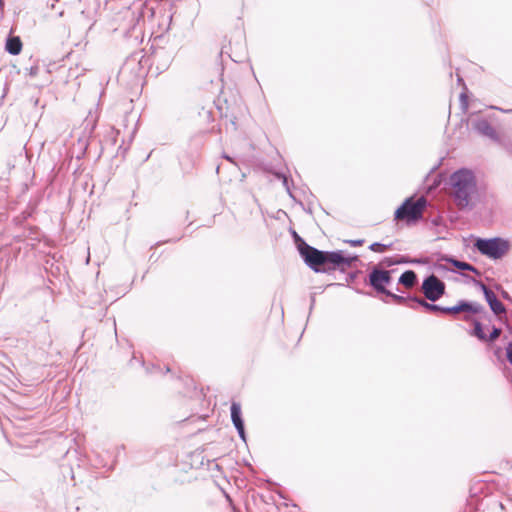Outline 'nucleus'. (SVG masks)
Returning <instances> with one entry per match:
<instances>
[{
	"label": "nucleus",
	"instance_id": "obj_1",
	"mask_svg": "<svg viewBox=\"0 0 512 512\" xmlns=\"http://www.w3.org/2000/svg\"><path fill=\"white\" fill-rule=\"evenodd\" d=\"M298 251L305 264L314 272H328L335 269L344 270L358 260V256H346L343 251H322L310 246L305 241L298 245Z\"/></svg>",
	"mask_w": 512,
	"mask_h": 512
},
{
	"label": "nucleus",
	"instance_id": "obj_2",
	"mask_svg": "<svg viewBox=\"0 0 512 512\" xmlns=\"http://www.w3.org/2000/svg\"><path fill=\"white\" fill-rule=\"evenodd\" d=\"M450 193L459 209L470 206L477 195V182L474 173L466 168L453 172L449 178Z\"/></svg>",
	"mask_w": 512,
	"mask_h": 512
},
{
	"label": "nucleus",
	"instance_id": "obj_3",
	"mask_svg": "<svg viewBox=\"0 0 512 512\" xmlns=\"http://www.w3.org/2000/svg\"><path fill=\"white\" fill-rule=\"evenodd\" d=\"M427 207V199L423 196L414 199L409 197L396 209L394 219L404 221L407 225L415 224L423 218Z\"/></svg>",
	"mask_w": 512,
	"mask_h": 512
},
{
	"label": "nucleus",
	"instance_id": "obj_4",
	"mask_svg": "<svg viewBox=\"0 0 512 512\" xmlns=\"http://www.w3.org/2000/svg\"><path fill=\"white\" fill-rule=\"evenodd\" d=\"M474 247L482 254L491 259L497 260L502 258L510 248L508 240L501 237L494 238H478L474 242Z\"/></svg>",
	"mask_w": 512,
	"mask_h": 512
},
{
	"label": "nucleus",
	"instance_id": "obj_5",
	"mask_svg": "<svg viewBox=\"0 0 512 512\" xmlns=\"http://www.w3.org/2000/svg\"><path fill=\"white\" fill-rule=\"evenodd\" d=\"M391 271L375 266L368 275V284L380 294H390L386 286L391 283Z\"/></svg>",
	"mask_w": 512,
	"mask_h": 512
},
{
	"label": "nucleus",
	"instance_id": "obj_6",
	"mask_svg": "<svg viewBox=\"0 0 512 512\" xmlns=\"http://www.w3.org/2000/svg\"><path fill=\"white\" fill-rule=\"evenodd\" d=\"M421 289L427 300L436 302L445 294L446 285L436 275L431 274L423 280Z\"/></svg>",
	"mask_w": 512,
	"mask_h": 512
},
{
	"label": "nucleus",
	"instance_id": "obj_7",
	"mask_svg": "<svg viewBox=\"0 0 512 512\" xmlns=\"http://www.w3.org/2000/svg\"><path fill=\"white\" fill-rule=\"evenodd\" d=\"M473 282L483 292L486 302L495 315H500L506 312L505 306L498 300L495 293L489 287H487L483 282L475 279Z\"/></svg>",
	"mask_w": 512,
	"mask_h": 512
},
{
	"label": "nucleus",
	"instance_id": "obj_8",
	"mask_svg": "<svg viewBox=\"0 0 512 512\" xmlns=\"http://www.w3.org/2000/svg\"><path fill=\"white\" fill-rule=\"evenodd\" d=\"M472 127L477 133L488 137L495 142L500 141L498 133L486 119L477 118L472 120Z\"/></svg>",
	"mask_w": 512,
	"mask_h": 512
},
{
	"label": "nucleus",
	"instance_id": "obj_9",
	"mask_svg": "<svg viewBox=\"0 0 512 512\" xmlns=\"http://www.w3.org/2000/svg\"><path fill=\"white\" fill-rule=\"evenodd\" d=\"M442 260L451 263L455 268L463 271H471L473 273L479 274V271L476 267L471 265L468 262L460 261L456 258H453L451 256H444L442 257Z\"/></svg>",
	"mask_w": 512,
	"mask_h": 512
},
{
	"label": "nucleus",
	"instance_id": "obj_10",
	"mask_svg": "<svg viewBox=\"0 0 512 512\" xmlns=\"http://www.w3.org/2000/svg\"><path fill=\"white\" fill-rule=\"evenodd\" d=\"M6 51L11 55H18L22 50V41L18 36H8L5 44Z\"/></svg>",
	"mask_w": 512,
	"mask_h": 512
},
{
	"label": "nucleus",
	"instance_id": "obj_11",
	"mask_svg": "<svg viewBox=\"0 0 512 512\" xmlns=\"http://www.w3.org/2000/svg\"><path fill=\"white\" fill-rule=\"evenodd\" d=\"M417 282V275L413 270L404 271L399 277L398 283L406 288H412Z\"/></svg>",
	"mask_w": 512,
	"mask_h": 512
},
{
	"label": "nucleus",
	"instance_id": "obj_12",
	"mask_svg": "<svg viewBox=\"0 0 512 512\" xmlns=\"http://www.w3.org/2000/svg\"><path fill=\"white\" fill-rule=\"evenodd\" d=\"M410 299H411V302L423 307L427 311L442 313L443 306L437 305L435 303H429V302L425 301L424 299L419 298L417 296H411Z\"/></svg>",
	"mask_w": 512,
	"mask_h": 512
},
{
	"label": "nucleus",
	"instance_id": "obj_13",
	"mask_svg": "<svg viewBox=\"0 0 512 512\" xmlns=\"http://www.w3.org/2000/svg\"><path fill=\"white\" fill-rule=\"evenodd\" d=\"M230 411H231V420H232L234 427L243 425L244 421H243L242 413H241V405L237 402H232Z\"/></svg>",
	"mask_w": 512,
	"mask_h": 512
},
{
	"label": "nucleus",
	"instance_id": "obj_14",
	"mask_svg": "<svg viewBox=\"0 0 512 512\" xmlns=\"http://www.w3.org/2000/svg\"><path fill=\"white\" fill-rule=\"evenodd\" d=\"M464 313L478 314L484 311V307L477 302L463 300Z\"/></svg>",
	"mask_w": 512,
	"mask_h": 512
},
{
	"label": "nucleus",
	"instance_id": "obj_15",
	"mask_svg": "<svg viewBox=\"0 0 512 512\" xmlns=\"http://www.w3.org/2000/svg\"><path fill=\"white\" fill-rule=\"evenodd\" d=\"M473 325H474V328H473V331L471 332V335L475 336L480 341L487 340V335L484 333L483 326H482L481 322L475 319V320H473Z\"/></svg>",
	"mask_w": 512,
	"mask_h": 512
},
{
	"label": "nucleus",
	"instance_id": "obj_16",
	"mask_svg": "<svg viewBox=\"0 0 512 512\" xmlns=\"http://www.w3.org/2000/svg\"><path fill=\"white\" fill-rule=\"evenodd\" d=\"M463 306H464L463 300H460L454 306L443 307L442 313H444V314H451V315H456V314L461 313V312L464 313V307Z\"/></svg>",
	"mask_w": 512,
	"mask_h": 512
},
{
	"label": "nucleus",
	"instance_id": "obj_17",
	"mask_svg": "<svg viewBox=\"0 0 512 512\" xmlns=\"http://www.w3.org/2000/svg\"><path fill=\"white\" fill-rule=\"evenodd\" d=\"M392 247V244H383L379 242H374L369 246V249L373 252L383 253L386 250L390 249Z\"/></svg>",
	"mask_w": 512,
	"mask_h": 512
},
{
	"label": "nucleus",
	"instance_id": "obj_18",
	"mask_svg": "<svg viewBox=\"0 0 512 512\" xmlns=\"http://www.w3.org/2000/svg\"><path fill=\"white\" fill-rule=\"evenodd\" d=\"M385 295L387 297L392 298L393 301L396 302L397 304H404L407 301H411V299H410L411 297H404V296L392 293L391 291H390V294H385Z\"/></svg>",
	"mask_w": 512,
	"mask_h": 512
},
{
	"label": "nucleus",
	"instance_id": "obj_19",
	"mask_svg": "<svg viewBox=\"0 0 512 512\" xmlns=\"http://www.w3.org/2000/svg\"><path fill=\"white\" fill-rule=\"evenodd\" d=\"M501 332H502V330L500 328L493 326L492 331L490 332L489 335H487L486 341L494 342L495 340H497L499 338V336L501 335Z\"/></svg>",
	"mask_w": 512,
	"mask_h": 512
},
{
	"label": "nucleus",
	"instance_id": "obj_20",
	"mask_svg": "<svg viewBox=\"0 0 512 512\" xmlns=\"http://www.w3.org/2000/svg\"><path fill=\"white\" fill-rule=\"evenodd\" d=\"M281 181H282V184L283 186L285 187L288 195L294 199V196H293V193L291 191V188H290V184H289V180H288V177L287 176H281Z\"/></svg>",
	"mask_w": 512,
	"mask_h": 512
},
{
	"label": "nucleus",
	"instance_id": "obj_21",
	"mask_svg": "<svg viewBox=\"0 0 512 512\" xmlns=\"http://www.w3.org/2000/svg\"><path fill=\"white\" fill-rule=\"evenodd\" d=\"M506 357L508 362L512 365V342L508 343L506 347Z\"/></svg>",
	"mask_w": 512,
	"mask_h": 512
},
{
	"label": "nucleus",
	"instance_id": "obj_22",
	"mask_svg": "<svg viewBox=\"0 0 512 512\" xmlns=\"http://www.w3.org/2000/svg\"><path fill=\"white\" fill-rule=\"evenodd\" d=\"M238 434H239V437L243 440V441H246V434H245V428H244V424L241 425V426H236L235 427Z\"/></svg>",
	"mask_w": 512,
	"mask_h": 512
},
{
	"label": "nucleus",
	"instance_id": "obj_23",
	"mask_svg": "<svg viewBox=\"0 0 512 512\" xmlns=\"http://www.w3.org/2000/svg\"><path fill=\"white\" fill-rule=\"evenodd\" d=\"M346 243L350 244L353 247H358L363 245L364 240L363 239H355V240H346Z\"/></svg>",
	"mask_w": 512,
	"mask_h": 512
},
{
	"label": "nucleus",
	"instance_id": "obj_24",
	"mask_svg": "<svg viewBox=\"0 0 512 512\" xmlns=\"http://www.w3.org/2000/svg\"><path fill=\"white\" fill-rule=\"evenodd\" d=\"M26 71L31 77H34L38 74L39 67L37 65L31 66L30 68H27Z\"/></svg>",
	"mask_w": 512,
	"mask_h": 512
},
{
	"label": "nucleus",
	"instance_id": "obj_25",
	"mask_svg": "<svg viewBox=\"0 0 512 512\" xmlns=\"http://www.w3.org/2000/svg\"><path fill=\"white\" fill-rule=\"evenodd\" d=\"M460 100H461L462 106L466 109L468 106V103H467V96L465 93H461Z\"/></svg>",
	"mask_w": 512,
	"mask_h": 512
},
{
	"label": "nucleus",
	"instance_id": "obj_26",
	"mask_svg": "<svg viewBox=\"0 0 512 512\" xmlns=\"http://www.w3.org/2000/svg\"><path fill=\"white\" fill-rule=\"evenodd\" d=\"M293 237L297 246L302 244V241H304L295 231H293Z\"/></svg>",
	"mask_w": 512,
	"mask_h": 512
},
{
	"label": "nucleus",
	"instance_id": "obj_27",
	"mask_svg": "<svg viewBox=\"0 0 512 512\" xmlns=\"http://www.w3.org/2000/svg\"><path fill=\"white\" fill-rule=\"evenodd\" d=\"M382 264L384 265H387V266H391L394 264V262L390 259V258H385L383 261H382Z\"/></svg>",
	"mask_w": 512,
	"mask_h": 512
},
{
	"label": "nucleus",
	"instance_id": "obj_28",
	"mask_svg": "<svg viewBox=\"0 0 512 512\" xmlns=\"http://www.w3.org/2000/svg\"><path fill=\"white\" fill-rule=\"evenodd\" d=\"M492 109H496V110H500L504 113H512V109H508V110H504V109H501L499 107H496V106H491Z\"/></svg>",
	"mask_w": 512,
	"mask_h": 512
},
{
	"label": "nucleus",
	"instance_id": "obj_29",
	"mask_svg": "<svg viewBox=\"0 0 512 512\" xmlns=\"http://www.w3.org/2000/svg\"><path fill=\"white\" fill-rule=\"evenodd\" d=\"M501 294H502L503 298L508 299V300L510 299V297L506 291L502 290Z\"/></svg>",
	"mask_w": 512,
	"mask_h": 512
},
{
	"label": "nucleus",
	"instance_id": "obj_30",
	"mask_svg": "<svg viewBox=\"0 0 512 512\" xmlns=\"http://www.w3.org/2000/svg\"><path fill=\"white\" fill-rule=\"evenodd\" d=\"M275 176H276L279 180H281V176H286V175H285V174H283V173L277 172V173H275Z\"/></svg>",
	"mask_w": 512,
	"mask_h": 512
},
{
	"label": "nucleus",
	"instance_id": "obj_31",
	"mask_svg": "<svg viewBox=\"0 0 512 512\" xmlns=\"http://www.w3.org/2000/svg\"><path fill=\"white\" fill-rule=\"evenodd\" d=\"M314 303H315V297H314V296H311V305H310V310L313 308Z\"/></svg>",
	"mask_w": 512,
	"mask_h": 512
},
{
	"label": "nucleus",
	"instance_id": "obj_32",
	"mask_svg": "<svg viewBox=\"0 0 512 512\" xmlns=\"http://www.w3.org/2000/svg\"><path fill=\"white\" fill-rule=\"evenodd\" d=\"M223 157H224L225 159H227L228 161L233 162V160L231 159V157H230V156H228V155L224 154V155H223Z\"/></svg>",
	"mask_w": 512,
	"mask_h": 512
},
{
	"label": "nucleus",
	"instance_id": "obj_33",
	"mask_svg": "<svg viewBox=\"0 0 512 512\" xmlns=\"http://www.w3.org/2000/svg\"><path fill=\"white\" fill-rule=\"evenodd\" d=\"M408 306H409L410 308H412V309H415L414 304H409Z\"/></svg>",
	"mask_w": 512,
	"mask_h": 512
},
{
	"label": "nucleus",
	"instance_id": "obj_34",
	"mask_svg": "<svg viewBox=\"0 0 512 512\" xmlns=\"http://www.w3.org/2000/svg\"><path fill=\"white\" fill-rule=\"evenodd\" d=\"M464 320H465V321H468V320H469V317H468V316H464Z\"/></svg>",
	"mask_w": 512,
	"mask_h": 512
}]
</instances>
